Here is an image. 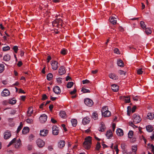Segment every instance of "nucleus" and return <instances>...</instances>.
<instances>
[{
  "label": "nucleus",
  "instance_id": "1",
  "mask_svg": "<svg viewBox=\"0 0 154 154\" xmlns=\"http://www.w3.org/2000/svg\"><path fill=\"white\" fill-rule=\"evenodd\" d=\"M91 144V137L88 136L85 139V141L83 143V146L86 149H88L90 148Z\"/></svg>",
  "mask_w": 154,
  "mask_h": 154
},
{
  "label": "nucleus",
  "instance_id": "2",
  "mask_svg": "<svg viewBox=\"0 0 154 154\" xmlns=\"http://www.w3.org/2000/svg\"><path fill=\"white\" fill-rule=\"evenodd\" d=\"M102 116L105 117H108L111 115V112L108 110V108L107 106L102 107Z\"/></svg>",
  "mask_w": 154,
  "mask_h": 154
},
{
  "label": "nucleus",
  "instance_id": "3",
  "mask_svg": "<svg viewBox=\"0 0 154 154\" xmlns=\"http://www.w3.org/2000/svg\"><path fill=\"white\" fill-rule=\"evenodd\" d=\"M52 24L53 26H54L60 27V26H63L62 20L60 18L56 19L53 21Z\"/></svg>",
  "mask_w": 154,
  "mask_h": 154
},
{
  "label": "nucleus",
  "instance_id": "4",
  "mask_svg": "<svg viewBox=\"0 0 154 154\" xmlns=\"http://www.w3.org/2000/svg\"><path fill=\"white\" fill-rule=\"evenodd\" d=\"M141 120L140 116L135 114H134L133 116V122L135 124H137L140 122Z\"/></svg>",
  "mask_w": 154,
  "mask_h": 154
},
{
  "label": "nucleus",
  "instance_id": "5",
  "mask_svg": "<svg viewBox=\"0 0 154 154\" xmlns=\"http://www.w3.org/2000/svg\"><path fill=\"white\" fill-rule=\"evenodd\" d=\"M85 104L88 106H91L93 104L92 100L89 98H86L84 100Z\"/></svg>",
  "mask_w": 154,
  "mask_h": 154
},
{
  "label": "nucleus",
  "instance_id": "6",
  "mask_svg": "<svg viewBox=\"0 0 154 154\" xmlns=\"http://www.w3.org/2000/svg\"><path fill=\"white\" fill-rule=\"evenodd\" d=\"M36 143L38 146L40 148L43 147L45 144V142L40 139H38L36 140Z\"/></svg>",
  "mask_w": 154,
  "mask_h": 154
},
{
  "label": "nucleus",
  "instance_id": "7",
  "mask_svg": "<svg viewBox=\"0 0 154 154\" xmlns=\"http://www.w3.org/2000/svg\"><path fill=\"white\" fill-rule=\"evenodd\" d=\"M47 116L45 114L41 115L39 117V120L41 123H44L47 121Z\"/></svg>",
  "mask_w": 154,
  "mask_h": 154
},
{
  "label": "nucleus",
  "instance_id": "8",
  "mask_svg": "<svg viewBox=\"0 0 154 154\" xmlns=\"http://www.w3.org/2000/svg\"><path fill=\"white\" fill-rule=\"evenodd\" d=\"M14 143V147L16 148H20L22 145L21 141L20 139L17 140H16Z\"/></svg>",
  "mask_w": 154,
  "mask_h": 154
},
{
  "label": "nucleus",
  "instance_id": "9",
  "mask_svg": "<svg viewBox=\"0 0 154 154\" xmlns=\"http://www.w3.org/2000/svg\"><path fill=\"white\" fill-rule=\"evenodd\" d=\"M11 134L10 131H6L4 133V137L5 139H8L11 136Z\"/></svg>",
  "mask_w": 154,
  "mask_h": 154
},
{
  "label": "nucleus",
  "instance_id": "10",
  "mask_svg": "<svg viewBox=\"0 0 154 154\" xmlns=\"http://www.w3.org/2000/svg\"><path fill=\"white\" fill-rule=\"evenodd\" d=\"M51 63L52 68L54 70L57 69L58 68V63L55 61H52Z\"/></svg>",
  "mask_w": 154,
  "mask_h": 154
},
{
  "label": "nucleus",
  "instance_id": "11",
  "mask_svg": "<svg viewBox=\"0 0 154 154\" xmlns=\"http://www.w3.org/2000/svg\"><path fill=\"white\" fill-rule=\"evenodd\" d=\"M10 94L9 91L6 89H4L1 93L2 96L3 97H7Z\"/></svg>",
  "mask_w": 154,
  "mask_h": 154
},
{
  "label": "nucleus",
  "instance_id": "12",
  "mask_svg": "<svg viewBox=\"0 0 154 154\" xmlns=\"http://www.w3.org/2000/svg\"><path fill=\"white\" fill-rule=\"evenodd\" d=\"M59 133L58 128L56 126H54L52 127V133L54 135H57Z\"/></svg>",
  "mask_w": 154,
  "mask_h": 154
},
{
  "label": "nucleus",
  "instance_id": "13",
  "mask_svg": "<svg viewBox=\"0 0 154 154\" xmlns=\"http://www.w3.org/2000/svg\"><path fill=\"white\" fill-rule=\"evenodd\" d=\"M53 91L57 94H59L61 92L60 88L57 86H55L53 88Z\"/></svg>",
  "mask_w": 154,
  "mask_h": 154
},
{
  "label": "nucleus",
  "instance_id": "14",
  "mask_svg": "<svg viewBox=\"0 0 154 154\" xmlns=\"http://www.w3.org/2000/svg\"><path fill=\"white\" fill-rule=\"evenodd\" d=\"M116 133L119 136H122L124 134L123 130L119 128L117 129Z\"/></svg>",
  "mask_w": 154,
  "mask_h": 154
},
{
  "label": "nucleus",
  "instance_id": "15",
  "mask_svg": "<svg viewBox=\"0 0 154 154\" xmlns=\"http://www.w3.org/2000/svg\"><path fill=\"white\" fill-rule=\"evenodd\" d=\"M66 72L64 67L63 66H61L59 69V73L60 75H62Z\"/></svg>",
  "mask_w": 154,
  "mask_h": 154
},
{
  "label": "nucleus",
  "instance_id": "16",
  "mask_svg": "<svg viewBox=\"0 0 154 154\" xmlns=\"http://www.w3.org/2000/svg\"><path fill=\"white\" fill-rule=\"evenodd\" d=\"M33 113V109L32 107H30L28 109L27 112V116L28 117L31 116V114Z\"/></svg>",
  "mask_w": 154,
  "mask_h": 154
},
{
  "label": "nucleus",
  "instance_id": "17",
  "mask_svg": "<svg viewBox=\"0 0 154 154\" xmlns=\"http://www.w3.org/2000/svg\"><path fill=\"white\" fill-rule=\"evenodd\" d=\"M48 133V131L47 130H42L40 131V135L42 136H46Z\"/></svg>",
  "mask_w": 154,
  "mask_h": 154
},
{
  "label": "nucleus",
  "instance_id": "18",
  "mask_svg": "<svg viewBox=\"0 0 154 154\" xmlns=\"http://www.w3.org/2000/svg\"><path fill=\"white\" fill-rule=\"evenodd\" d=\"M65 142L64 140L60 141L58 143V146L59 147L62 148L65 146Z\"/></svg>",
  "mask_w": 154,
  "mask_h": 154
},
{
  "label": "nucleus",
  "instance_id": "19",
  "mask_svg": "<svg viewBox=\"0 0 154 154\" xmlns=\"http://www.w3.org/2000/svg\"><path fill=\"white\" fill-rule=\"evenodd\" d=\"M111 88L114 92H117L119 90V87L117 85L113 84L112 85Z\"/></svg>",
  "mask_w": 154,
  "mask_h": 154
},
{
  "label": "nucleus",
  "instance_id": "20",
  "mask_svg": "<svg viewBox=\"0 0 154 154\" xmlns=\"http://www.w3.org/2000/svg\"><path fill=\"white\" fill-rule=\"evenodd\" d=\"M90 122V119L88 117H85L82 120V123L84 125H86Z\"/></svg>",
  "mask_w": 154,
  "mask_h": 154
},
{
  "label": "nucleus",
  "instance_id": "21",
  "mask_svg": "<svg viewBox=\"0 0 154 154\" xmlns=\"http://www.w3.org/2000/svg\"><path fill=\"white\" fill-rule=\"evenodd\" d=\"M106 129V127L103 122H101L100 124V127L99 129V131L101 132H103Z\"/></svg>",
  "mask_w": 154,
  "mask_h": 154
},
{
  "label": "nucleus",
  "instance_id": "22",
  "mask_svg": "<svg viewBox=\"0 0 154 154\" xmlns=\"http://www.w3.org/2000/svg\"><path fill=\"white\" fill-rule=\"evenodd\" d=\"M116 19V18L114 17H112L109 19L110 22L113 24H116L117 21Z\"/></svg>",
  "mask_w": 154,
  "mask_h": 154
},
{
  "label": "nucleus",
  "instance_id": "23",
  "mask_svg": "<svg viewBox=\"0 0 154 154\" xmlns=\"http://www.w3.org/2000/svg\"><path fill=\"white\" fill-rule=\"evenodd\" d=\"M106 136L108 139L110 138L112 136V134L111 130L108 131L106 133Z\"/></svg>",
  "mask_w": 154,
  "mask_h": 154
},
{
  "label": "nucleus",
  "instance_id": "24",
  "mask_svg": "<svg viewBox=\"0 0 154 154\" xmlns=\"http://www.w3.org/2000/svg\"><path fill=\"white\" fill-rule=\"evenodd\" d=\"M147 118L150 120H152L154 118V114L152 113H148L147 114Z\"/></svg>",
  "mask_w": 154,
  "mask_h": 154
},
{
  "label": "nucleus",
  "instance_id": "25",
  "mask_svg": "<svg viewBox=\"0 0 154 154\" xmlns=\"http://www.w3.org/2000/svg\"><path fill=\"white\" fill-rule=\"evenodd\" d=\"M117 64L119 66L121 67H122L124 66V63L121 60H118Z\"/></svg>",
  "mask_w": 154,
  "mask_h": 154
},
{
  "label": "nucleus",
  "instance_id": "26",
  "mask_svg": "<svg viewBox=\"0 0 154 154\" xmlns=\"http://www.w3.org/2000/svg\"><path fill=\"white\" fill-rule=\"evenodd\" d=\"M109 77L110 78L114 80H116L118 79L117 76H116L114 74L112 73H111L109 75Z\"/></svg>",
  "mask_w": 154,
  "mask_h": 154
},
{
  "label": "nucleus",
  "instance_id": "27",
  "mask_svg": "<svg viewBox=\"0 0 154 154\" xmlns=\"http://www.w3.org/2000/svg\"><path fill=\"white\" fill-rule=\"evenodd\" d=\"M146 130L149 132H151L153 130V127L151 125H148L146 127Z\"/></svg>",
  "mask_w": 154,
  "mask_h": 154
},
{
  "label": "nucleus",
  "instance_id": "28",
  "mask_svg": "<svg viewBox=\"0 0 154 154\" xmlns=\"http://www.w3.org/2000/svg\"><path fill=\"white\" fill-rule=\"evenodd\" d=\"M11 59L10 56L8 54L5 55L3 57L4 60L5 61H8Z\"/></svg>",
  "mask_w": 154,
  "mask_h": 154
},
{
  "label": "nucleus",
  "instance_id": "29",
  "mask_svg": "<svg viewBox=\"0 0 154 154\" xmlns=\"http://www.w3.org/2000/svg\"><path fill=\"white\" fill-rule=\"evenodd\" d=\"M29 131V128L28 127H24L22 130V133L23 134H26Z\"/></svg>",
  "mask_w": 154,
  "mask_h": 154
},
{
  "label": "nucleus",
  "instance_id": "30",
  "mask_svg": "<svg viewBox=\"0 0 154 154\" xmlns=\"http://www.w3.org/2000/svg\"><path fill=\"white\" fill-rule=\"evenodd\" d=\"M60 116L62 118H65L66 117V112L64 111H61L60 112Z\"/></svg>",
  "mask_w": 154,
  "mask_h": 154
},
{
  "label": "nucleus",
  "instance_id": "31",
  "mask_svg": "<svg viewBox=\"0 0 154 154\" xmlns=\"http://www.w3.org/2000/svg\"><path fill=\"white\" fill-rule=\"evenodd\" d=\"M71 122L73 127H75L77 124V122L75 119H72L71 120Z\"/></svg>",
  "mask_w": 154,
  "mask_h": 154
},
{
  "label": "nucleus",
  "instance_id": "32",
  "mask_svg": "<svg viewBox=\"0 0 154 154\" xmlns=\"http://www.w3.org/2000/svg\"><path fill=\"white\" fill-rule=\"evenodd\" d=\"M137 150V145H134L132 147V151L134 152L135 153V154L136 152V151Z\"/></svg>",
  "mask_w": 154,
  "mask_h": 154
},
{
  "label": "nucleus",
  "instance_id": "33",
  "mask_svg": "<svg viewBox=\"0 0 154 154\" xmlns=\"http://www.w3.org/2000/svg\"><path fill=\"white\" fill-rule=\"evenodd\" d=\"M53 76V75L52 73H49L47 76V79L49 81H50L52 78Z\"/></svg>",
  "mask_w": 154,
  "mask_h": 154
},
{
  "label": "nucleus",
  "instance_id": "34",
  "mask_svg": "<svg viewBox=\"0 0 154 154\" xmlns=\"http://www.w3.org/2000/svg\"><path fill=\"white\" fill-rule=\"evenodd\" d=\"M92 118L94 120H96L97 119L98 115L96 112H94L92 114Z\"/></svg>",
  "mask_w": 154,
  "mask_h": 154
},
{
  "label": "nucleus",
  "instance_id": "35",
  "mask_svg": "<svg viewBox=\"0 0 154 154\" xmlns=\"http://www.w3.org/2000/svg\"><path fill=\"white\" fill-rule=\"evenodd\" d=\"M81 91L83 93H90V92L89 90L86 89L83 87L82 88Z\"/></svg>",
  "mask_w": 154,
  "mask_h": 154
},
{
  "label": "nucleus",
  "instance_id": "36",
  "mask_svg": "<svg viewBox=\"0 0 154 154\" xmlns=\"http://www.w3.org/2000/svg\"><path fill=\"white\" fill-rule=\"evenodd\" d=\"M73 85V82H69L67 84V88H70Z\"/></svg>",
  "mask_w": 154,
  "mask_h": 154
},
{
  "label": "nucleus",
  "instance_id": "37",
  "mask_svg": "<svg viewBox=\"0 0 154 154\" xmlns=\"http://www.w3.org/2000/svg\"><path fill=\"white\" fill-rule=\"evenodd\" d=\"M5 69V66L3 64H0V73H2Z\"/></svg>",
  "mask_w": 154,
  "mask_h": 154
},
{
  "label": "nucleus",
  "instance_id": "38",
  "mask_svg": "<svg viewBox=\"0 0 154 154\" xmlns=\"http://www.w3.org/2000/svg\"><path fill=\"white\" fill-rule=\"evenodd\" d=\"M124 99L125 102L129 103L130 102V98L129 97H126L124 96Z\"/></svg>",
  "mask_w": 154,
  "mask_h": 154
},
{
  "label": "nucleus",
  "instance_id": "39",
  "mask_svg": "<svg viewBox=\"0 0 154 154\" xmlns=\"http://www.w3.org/2000/svg\"><path fill=\"white\" fill-rule=\"evenodd\" d=\"M145 32L147 34H149L151 33L152 31L151 29L149 28H145Z\"/></svg>",
  "mask_w": 154,
  "mask_h": 154
},
{
  "label": "nucleus",
  "instance_id": "40",
  "mask_svg": "<svg viewBox=\"0 0 154 154\" xmlns=\"http://www.w3.org/2000/svg\"><path fill=\"white\" fill-rule=\"evenodd\" d=\"M16 140V138H14L12 140H11L9 143L8 145L7 146L8 147H9L12 144L14 143L15 141V140Z\"/></svg>",
  "mask_w": 154,
  "mask_h": 154
},
{
  "label": "nucleus",
  "instance_id": "41",
  "mask_svg": "<svg viewBox=\"0 0 154 154\" xmlns=\"http://www.w3.org/2000/svg\"><path fill=\"white\" fill-rule=\"evenodd\" d=\"M143 72V69H142V68H139L138 69L137 71V72L138 74L139 75H140L142 74Z\"/></svg>",
  "mask_w": 154,
  "mask_h": 154
},
{
  "label": "nucleus",
  "instance_id": "42",
  "mask_svg": "<svg viewBox=\"0 0 154 154\" xmlns=\"http://www.w3.org/2000/svg\"><path fill=\"white\" fill-rule=\"evenodd\" d=\"M140 25L141 27L143 28L144 29L146 28V25L145 24V23L143 21H141L140 22Z\"/></svg>",
  "mask_w": 154,
  "mask_h": 154
},
{
  "label": "nucleus",
  "instance_id": "43",
  "mask_svg": "<svg viewBox=\"0 0 154 154\" xmlns=\"http://www.w3.org/2000/svg\"><path fill=\"white\" fill-rule=\"evenodd\" d=\"M60 53L63 55H65L67 53V51L65 49H63L60 51Z\"/></svg>",
  "mask_w": 154,
  "mask_h": 154
},
{
  "label": "nucleus",
  "instance_id": "44",
  "mask_svg": "<svg viewBox=\"0 0 154 154\" xmlns=\"http://www.w3.org/2000/svg\"><path fill=\"white\" fill-rule=\"evenodd\" d=\"M133 135V132L132 131H131L128 133V137L129 138H131Z\"/></svg>",
  "mask_w": 154,
  "mask_h": 154
},
{
  "label": "nucleus",
  "instance_id": "45",
  "mask_svg": "<svg viewBox=\"0 0 154 154\" xmlns=\"http://www.w3.org/2000/svg\"><path fill=\"white\" fill-rule=\"evenodd\" d=\"M23 127V125L22 124V122L20 123V126H18V127L17 128V133H18L21 130L22 127Z\"/></svg>",
  "mask_w": 154,
  "mask_h": 154
},
{
  "label": "nucleus",
  "instance_id": "46",
  "mask_svg": "<svg viewBox=\"0 0 154 154\" xmlns=\"http://www.w3.org/2000/svg\"><path fill=\"white\" fill-rule=\"evenodd\" d=\"M16 102V100L15 99L11 100L9 101V103L11 104H15Z\"/></svg>",
  "mask_w": 154,
  "mask_h": 154
},
{
  "label": "nucleus",
  "instance_id": "47",
  "mask_svg": "<svg viewBox=\"0 0 154 154\" xmlns=\"http://www.w3.org/2000/svg\"><path fill=\"white\" fill-rule=\"evenodd\" d=\"M26 122L29 124L32 123L33 122V120L32 119H28L26 120Z\"/></svg>",
  "mask_w": 154,
  "mask_h": 154
},
{
  "label": "nucleus",
  "instance_id": "48",
  "mask_svg": "<svg viewBox=\"0 0 154 154\" xmlns=\"http://www.w3.org/2000/svg\"><path fill=\"white\" fill-rule=\"evenodd\" d=\"M10 48L8 46L3 47V50L4 51H6L9 50Z\"/></svg>",
  "mask_w": 154,
  "mask_h": 154
},
{
  "label": "nucleus",
  "instance_id": "49",
  "mask_svg": "<svg viewBox=\"0 0 154 154\" xmlns=\"http://www.w3.org/2000/svg\"><path fill=\"white\" fill-rule=\"evenodd\" d=\"M34 136L32 134H31L29 137V140L31 141L34 139Z\"/></svg>",
  "mask_w": 154,
  "mask_h": 154
},
{
  "label": "nucleus",
  "instance_id": "50",
  "mask_svg": "<svg viewBox=\"0 0 154 154\" xmlns=\"http://www.w3.org/2000/svg\"><path fill=\"white\" fill-rule=\"evenodd\" d=\"M13 49L14 50V51L16 53H17V52L18 50V47L17 46H14L13 48Z\"/></svg>",
  "mask_w": 154,
  "mask_h": 154
},
{
  "label": "nucleus",
  "instance_id": "51",
  "mask_svg": "<svg viewBox=\"0 0 154 154\" xmlns=\"http://www.w3.org/2000/svg\"><path fill=\"white\" fill-rule=\"evenodd\" d=\"M62 78H59L57 79V82L59 83H62Z\"/></svg>",
  "mask_w": 154,
  "mask_h": 154
},
{
  "label": "nucleus",
  "instance_id": "52",
  "mask_svg": "<svg viewBox=\"0 0 154 154\" xmlns=\"http://www.w3.org/2000/svg\"><path fill=\"white\" fill-rule=\"evenodd\" d=\"M119 73L121 75H125V72L123 70H120L119 71Z\"/></svg>",
  "mask_w": 154,
  "mask_h": 154
},
{
  "label": "nucleus",
  "instance_id": "53",
  "mask_svg": "<svg viewBox=\"0 0 154 154\" xmlns=\"http://www.w3.org/2000/svg\"><path fill=\"white\" fill-rule=\"evenodd\" d=\"M100 143H98L97 144L96 148L97 150H99L100 147Z\"/></svg>",
  "mask_w": 154,
  "mask_h": 154
},
{
  "label": "nucleus",
  "instance_id": "54",
  "mask_svg": "<svg viewBox=\"0 0 154 154\" xmlns=\"http://www.w3.org/2000/svg\"><path fill=\"white\" fill-rule=\"evenodd\" d=\"M114 52L115 53L117 54H119V49L117 48H115L114 50Z\"/></svg>",
  "mask_w": 154,
  "mask_h": 154
},
{
  "label": "nucleus",
  "instance_id": "55",
  "mask_svg": "<svg viewBox=\"0 0 154 154\" xmlns=\"http://www.w3.org/2000/svg\"><path fill=\"white\" fill-rule=\"evenodd\" d=\"M89 82V81L85 79L82 81V83L83 84H85L86 83H88Z\"/></svg>",
  "mask_w": 154,
  "mask_h": 154
},
{
  "label": "nucleus",
  "instance_id": "56",
  "mask_svg": "<svg viewBox=\"0 0 154 154\" xmlns=\"http://www.w3.org/2000/svg\"><path fill=\"white\" fill-rule=\"evenodd\" d=\"M76 92V89L75 88L73 91H71L70 92V94H75Z\"/></svg>",
  "mask_w": 154,
  "mask_h": 154
},
{
  "label": "nucleus",
  "instance_id": "57",
  "mask_svg": "<svg viewBox=\"0 0 154 154\" xmlns=\"http://www.w3.org/2000/svg\"><path fill=\"white\" fill-rule=\"evenodd\" d=\"M47 98V96L45 94H43L42 95V100H45Z\"/></svg>",
  "mask_w": 154,
  "mask_h": 154
},
{
  "label": "nucleus",
  "instance_id": "58",
  "mask_svg": "<svg viewBox=\"0 0 154 154\" xmlns=\"http://www.w3.org/2000/svg\"><path fill=\"white\" fill-rule=\"evenodd\" d=\"M114 148L115 149L116 153H117L118 152V146L117 145H115L114 146Z\"/></svg>",
  "mask_w": 154,
  "mask_h": 154
},
{
  "label": "nucleus",
  "instance_id": "59",
  "mask_svg": "<svg viewBox=\"0 0 154 154\" xmlns=\"http://www.w3.org/2000/svg\"><path fill=\"white\" fill-rule=\"evenodd\" d=\"M136 108V107L135 106H134L131 109V112H132L133 113L135 111V110Z\"/></svg>",
  "mask_w": 154,
  "mask_h": 154
},
{
  "label": "nucleus",
  "instance_id": "60",
  "mask_svg": "<svg viewBox=\"0 0 154 154\" xmlns=\"http://www.w3.org/2000/svg\"><path fill=\"white\" fill-rule=\"evenodd\" d=\"M138 99H139V97L137 96H135L133 97V100L135 101H137L138 100Z\"/></svg>",
  "mask_w": 154,
  "mask_h": 154
},
{
  "label": "nucleus",
  "instance_id": "61",
  "mask_svg": "<svg viewBox=\"0 0 154 154\" xmlns=\"http://www.w3.org/2000/svg\"><path fill=\"white\" fill-rule=\"evenodd\" d=\"M129 125L131 126L134 128V127H136L133 123L132 122H129Z\"/></svg>",
  "mask_w": 154,
  "mask_h": 154
},
{
  "label": "nucleus",
  "instance_id": "62",
  "mask_svg": "<svg viewBox=\"0 0 154 154\" xmlns=\"http://www.w3.org/2000/svg\"><path fill=\"white\" fill-rule=\"evenodd\" d=\"M51 58L50 56H48L47 58V62H48V63L49 62V61L51 60Z\"/></svg>",
  "mask_w": 154,
  "mask_h": 154
},
{
  "label": "nucleus",
  "instance_id": "63",
  "mask_svg": "<svg viewBox=\"0 0 154 154\" xmlns=\"http://www.w3.org/2000/svg\"><path fill=\"white\" fill-rule=\"evenodd\" d=\"M48 149L49 151H52L53 150V148H52V146H49L48 147Z\"/></svg>",
  "mask_w": 154,
  "mask_h": 154
},
{
  "label": "nucleus",
  "instance_id": "64",
  "mask_svg": "<svg viewBox=\"0 0 154 154\" xmlns=\"http://www.w3.org/2000/svg\"><path fill=\"white\" fill-rule=\"evenodd\" d=\"M51 122L53 123H55L56 122V121L53 118H51Z\"/></svg>",
  "mask_w": 154,
  "mask_h": 154
}]
</instances>
